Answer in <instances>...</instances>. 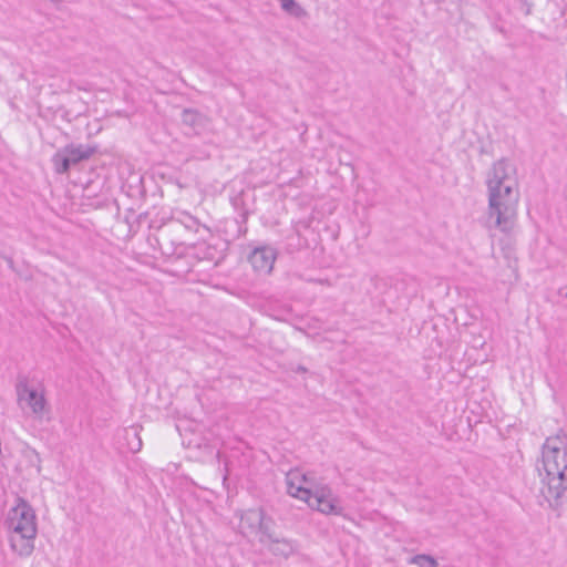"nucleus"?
Returning a JSON list of instances; mask_svg holds the SVG:
<instances>
[{
	"label": "nucleus",
	"instance_id": "1",
	"mask_svg": "<svg viewBox=\"0 0 567 567\" xmlns=\"http://www.w3.org/2000/svg\"><path fill=\"white\" fill-rule=\"evenodd\" d=\"M540 496L558 516L567 511V435L561 431L542 447Z\"/></svg>",
	"mask_w": 567,
	"mask_h": 567
},
{
	"label": "nucleus",
	"instance_id": "2",
	"mask_svg": "<svg viewBox=\"0 0 567 567\" xmlns=\"http://www.w3.org/2000/svg\"><path fill=\"white\" fill-rule=\"evenodd\" d=\"M515 169L505 158L495 162L486 175L488 190V218L494 227L509 231L515 223L519 194L514 177Z\"/></svg>",
	"mask_w": 567,
	"mask_h": 567
},
{
	"label": "nucleus",
	"instance_id": "3",
	"mask_svg": "<svg viewBox=\"0 0 567 567\" xmlns=\"http://www.w3.org/2000/svg\"><path fill=\"white\" fill-rule=\"evenodd\" d=\"M97 151L96 145L73 143L60 148L52 157L54 169L58 174H65L72 166L89 159Z\"/></svg>",
	"mask_w": 567,
	"mask_h": 567
},
{
	"label": "nucleus",
	"instance_id": "4",
	"mask_svg": "<svg viewBox=\"0 0 567 567\" xmlns=\"http://www.w3.org/2000/svg\"><path fill=\"white\" fill-rule=\"evenodd\" d=\"M7 526L11 534L29 533L37 535L35 514L32 507L22 498L10 509L7 518Z\"/></svg>",
	"mask_w": 567,
	"mask_h": 567
},
{
	"label": "nucleus",
	"instance_id": "5",
	"mask_svg": "<svg viewBox=\"0 0 567 567\" xmlns=\"http://www.w3.org/2000/svg\"><path fill=\"white\" fill-rule=\"evenodd\" d=\"M16 391L19 403L25 402L35 416H43L44 412L47 411V399L43 392H38L35 389H30L28 379L25 377L18 378Z\"/></svg>",
	"mask_w": 567,
	"mask_h": 567
},
{
	"label": "nucleus",
	"instance_id": "6",
	"mask_svg": "<svg viewBox=\"0 0 567 567\" xmlns=\"http://www.w3.org/2000/svg\"><path fill=\"white\" fill-rule=\"evenodd\" d=\"M306 503L310 508L317 509L323 514L340 515L342 513V508L338 506L337 498L332 495L331 489L327 486L318 487L315 491H311V496L306 499Z\"/></svg>",
	"mask_w": 567,
	"mask_h": 567
},
{
	"label": "nucleus",
	"instance_id": "7",
	"mask_svg": "<svg viewBox=\"0 0 567 567\" xmlns=\"http://www.w3.org/2000/svg\"><path fill=\"white\" fill-rule=\"evenodd\" d=\"M277 259V250L270 246L256 247L248 256L255 271L269 275Z\"/></svg>",
	"mask_w": 567,
	"mask_h": 567
},
{
	"label": "nucleus",
	"instance_id": "8",
	"mask_svg": "<svg viewBox=\"0 0 567 567\" xmlns=\"http://www.w3.org/2000/svg\"><path fill=\"white\" fill-rule=\"evenodd\" d=\"M287 492L292 497L305 501L311 496V489L303 486L307 482V475L298 470L290 471L286 476Z\"/></svg>",
	"mask_w": 567,
	"mask_h": 567
},
{
	"label": "nucleus",
	"instance_id": "9",
	"mask_svg": "<svg viewBox=\"0 0 567 567\" xmlns=\"http://www.w3.org/2000/svg\"><path fill=\"white\" fill-rule=\"evenodd\" d=\"M265 512L262 508H250L240 513L239 528L245 536L258 534Z\"/></svg>",
	"mask_w": 567,
	"mask_h": 567
},
{
	"label": "nucleus",
	"instance_id": "10",
	"mask_svg": "<svg viewBox=\"0 0 567 567\" xmlns=\"http://www.w3.org/2000/svg\"><path fill=\"white\" fill-rule=\"evenodd\" d=\"M34 538L35 535H30L29 533L11 534L10 546L19 556L27 557L34 549Z\"/></svg>",
	"mask_w": 567,
	"mask_h": 567
},
{
	"label": "nucleus",
	"instance_id": "11",
	"mask_svg": "<svg viewBox=\"0 0 567 567\" xmlns=\"http://www.w3.org/2000/svg\"><path fill=\"white\" fill-rule=\"evenodd\" d=\"M298 545L296 540L288 538H274L269 545L268 549L275 556H282L285 558L290 557L297 551Z\"/></svg>",
	"mask_w": 567,
	"mask_h": 567
},
{
	"label": "nucleus",
	"instance_id": "12",
	"mask_svg": "<svg viewBox=\"0 0 567 567\" xmlns=\"http://www.w3.org/2000/svg\"><path fill=\"white\" fill-rule=\"evenodd\" d=\"M182 122L192 128H197L204 125L205 116L197 110L185 109L182 113Z\"/></svg>",
	"mask_w": 567,
	"mask_h": 567
},
{
	"label": "nucleus",
	"instance_id": "13",
	"mask_svg": "<svg viewBox=\"0 0 567 567\" xmlns=\"http://www.w3.org/2000/svg\"><path fill=\"white\" fill-rule=\"evenodd\" d=\"M274 520L271 517H266L264 515L262 523L260 524V527H258V534H260L259 542L261 544L270 543L274 538H276V535L272 530Z\"/></svg>",
	"mask_w": 567,
	"mask_h": 567
},
{
	"label": "nucleus",
	"instance_id": "14",
	"mask_svg": "<svg viewBox=\"0 0 567 567\" xmlns=\"http://www.w3.org/2000/svg\"><path fill=\"white\" fill-rule=\"evenodd\" d=\"M281 9L289 16L302 19L307 17V11L296 0H278Z\"/></svg>",
	"mask_w": 567,
	"mask_h": 567
},
{
	"label": "nucleus",
	"instance_id": "15",
	"mask_svg": "<svg viewBox=\"0 0 567 567\" xmlns=\"http://www.w3.org/2000/svg\"><path fill=\"white\" fill-rule=\"evenodd\" d=\"M21 455L28 462L29 466L35 467L38 473L41 471V458L34 449L24 443L21 449Z\"/></svg>",
	"mask_w": 567,
	"mask_h": 567
},
{
	"label": "nucleus",
	"instance_id": "16",
	"mask_svg": "<svg viewBox=\"0 0 567 567\" xmlns=\"http://www.w3.org/2000/svg\"><path fill=\"white\" fill-rule=\"evenodd\" d=\"M125 437L127 440L128 449L131 452L136 453L142 447V440L138 436L136 429L131 427L125 430Z\"/></svg>",
	"mask_w": 567,
	"mask_h": 567
},
{
	"label": "nucleus",
	"instance_id": "17",
	"mask_svg": "<svg viewBox=\"0 0 567 567\" xmlns=\"http://www.w3.org/2000/svg\"><path fill=\"white\" fill-rule=\"evenodd\" d=\"M410 561L419 567H437V561L432 556L425 554L415 555Z\"/></svg>",
	"mask_w": 567,
	"mask_h": 567
},
{
	"label": "nucleus",
	"instance_id": "18",
	"mask_svg": "<svg viewBox=\"0 0 567 567\" xmlns=\"http://www.w3.org/2000/svg\"><path fill=\"white\" fill-rule=\"evenodd\" d=\"M522 4L520 9L525 16H529L533 9V0H518Z\"/></svg>",
	"mask_w": 567,
	"mask_h": 567
},
{
	"label": "nucleus",
	"instance_id": "19",
	"mask_svg": "<svg viewBox=\"0 0 567 567\" xmlns=\"http://www.w3.org/2000/svg\"><path fill=\"white\" fill-rule=\"evenodd\" d=\"M298 372H306L307 369L302 365H299L298 369H297Z\"/></svg>",
	"mask_w": 567,
	"mask_h": 567
},
{
	"label": "nucleus",
	"instance_id": "20",
	"mask_svg": "<svg viewBox=\"0 0 567 567\" xmlns=\"http://www.w3.org/2000/svg\"><path fill=\"white\" fill-rule=\"evenodd\" d=\"M8 262H9V266L12 267V265H13L12 259H8Z\"/></svg>",
	"mask_w": 567,
	"mask_h": 567
}]
</instances>
